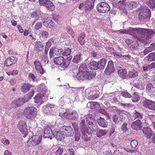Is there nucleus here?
<instances>
[{
	"label": "nucleus",
	"mask_w": 155,
	"mask_h": 155,
	"mask_svg": "<svg viewBox=\"0 0 155 155\" xmlns=\"http://www.w3.org/2000/svg\"><path fill=\"white\" fill-rule=\"evenodd\" d=\"M75 131L74 138L75 140L76 141H78L80 138V134L78 133V132H75L76 129L74 128Z\"/></svg>",
	"instance_id": "obj_50"
},
{
	"label": "nucleus",
	"mask_w": 155,
	"mask_h": 155,
	"mask_svg": "<svg viewBox=\"0 0 155 155\" xmlns=\"http://www.w3.org/2000/svg\"><path fill=\"white\" fill-rule=\"evenodd\" d=\"M91 107L92 108H99L100 107V104L99 103L96 102H91Z\"/></svg>",
	"instance_id": "obj_48"
},
{
	"label": "nucleus",
	"mask_w": 155,
	"mask_h": 155,
	"mask_svg": "<svg viewBox=\"0 0 155 155\" xmlns=\"http://www.w3.org/2000/svg\"><path fill=\"white\" fill-rule=\"evenodd\" d=\"M81 54L80 52H78L75 55L72 60V61L75 63H78L81 61Z\"/></svg>",
	"instance_id": "obj_28"
},
{
	"label": "nucleus",
	"mask_w": 155,
	"mask_h": 155,
	"mask_svg": "<svg viewBox=\"0 0 155 155\" xmlns=\"http://www.w3.org/2000/svg\"><path fill=\"white\" fill-rule=\"evenodd\" d=\"M115 132V127L114 125H110L108 132L109 133V136H110Z\"/></svg>",
	"instance_id": "obj_51"
},
{
	"label": "nucleus",
	"mask_w": 155,
	"mask_h": 155,
	"mask_svg": "<svg viewBox=\"0 0 155 155\" xmlns=\"http://www.w3.org/2000/svg\"><path fill=\"white\" fill-rule=\"evenodd\" d=\"M45 5V7L50 11H53L54 8V6L53 3L50 1L48 0Z\"/></svg>",
	"instance_id": "obj_29"
},
{
	"label": "nucleus",
	"mask_w": 155,
	"mask_h": 155,
	"mask_svg": "<svg viewBox=\"0 0 155 155\" xmlns=\"http://www.w3.org/2000/svg\"><path fill=\"white\" fill-rule=\"evenodd\" d=\"M62 132L67 137H72L74 134L73 128L70 126H63L61 127Z\"/></svg>",
	"instance_id": "obj_12"
},
{
	"label": "nucleus",
	"mask_w": 155,
	"mask_h": 155,
	"mask_svg": "<svg viewBox=\"0 0 155 155\" xmlns=\"http://www.w3.org/2000/svg\"><path fill=\"white\" fill-rule=\"evenodd\" d=\"M97 120L99 125L102 127L105 128L108 126V122L104 118L100 117Z\"/></svg>",
	"instance_id": "obj_24"
},
{
	"label": "nucleus",
	"mask_w": 155,
	"mask_h": 155,
	"mask_svg": "<svg viewBox=\"0 0 155 155\" xmlns=\"http://www.w3.org/2000/svg\"><path fill=\"white\" fill-rule=\"evenodd\" d=\"M138 144V143L136 140H133L130 142V146L133 149L135 148Z\"/></svg>",
	"instance_id": "obj_44"
},
{
	"label": "nucleus",
	"mask_w": 155,
	"mask_h": 155,
	"mask_svg": "<svg viewBox=\"0 0 155 155\" xmlns=\"http://www.w3.org/2000/svg\"><path fill=\"white\" fill-rule=\"evenodd\" d=\"M67 32L70 34L73 38H74L75 35L74 32L72 29L69 27H67L66 28Z\"/></svg>",
	"instance_id": "obj_43"
},
{
	"label": "nucleus",
	"mask_w": 155,
	"mask_h": 155,
	"mask_svg": "<svg viewBox=\"0 0 155 155\" xmlns=\"http://www.w3.org/2000/svg\"><path fill=\"white\" fill-rule=\"evenodd\" d=\"M85 35L83 33H82L78 36V41L81 45H83L85 43Z\"/></svg>",
	"instance_id": "obj_31"
},
{
	"label": "nucleus",
	"mask_w": 155,
	"mask_h": 155,
	"mask_svg": "<svg viewBox=\"0 0 155 155\" xmlns=\"http://www.w3.org/2000/svg\"><path fill=\"white\" fill-rule=\"evenodd\" d=\"M120 104L124 107H133V105L130 103H127L125 104L121 103Z\"/></svg>",
	"instance_id": "obj_56"
},
{
	"label": "nucleus",
	"mask_w": 155,
	"mask_h": 155,
	"mask_svg": "<svg viewBox=\"0 0 155 155\" xmlns=\"http://www.w3.org/2000/svg\"><path fill=\"white\" fill-rule=\"evenodd\" d=\"M48 0H39V2L41 5L45 6Z\"/></svg>",
	"instance_id": "obj_63"
},
{
	"label": "nucleus",
	"mask_w": 155,
	"mask_h": 155,
	"mask_svg": "<svg viewBox=\"0 0 155 155\" xmlns=\"http://www.w3.org/2000/svg\"><path fill=\"white\" fill-rule=\"evenodd\" d=\"M64 58L62 57H56L54 59V63L58 65H59V68L62 70L66 68V66L68 64L65 63L64 61Z\"/></svg>",
	"instance_id": "obj_10"
},
{
	"label": "nucleus",
	"mask_w": 155,
	"mask_h": 155,
	"mask_svg": "<svg viewBox=\"0 0 155 155\" xmlns=\"http://www.w3.org/2000/svg\"><path fill=\"white\" fill-rule=\"evenodd\" d=\"M32 87V85L30 84L25 83L21 85V90L23 92L26 93L29 91L30 88Z\"/></svg>",
	"instance_id": "obj_23"
},
{
	"label": "nucleus",
	"mask_w": 155,
	"mask_h": 155,
	"mask_svg": "<svg viewBox=\"0 0 155 155\" xmlns=\"http://www.w3.org/2000/svg\"><path fill=\"white\" fill-rule=\"evenodd\" d=\"M143 133L146 135V137L148 139L151 138L152 134L153 132L151 128L149 127H143L142 129Z\"/></svg>",
	"instance_id": "obj_21"
},
{
	"label": "nucleus",
	"mask_w": 155,
	"mask_h": 155,
	"mask_svg": "<svg viewBox=\"0 0 155 155\" xmlns=\"http://www.w3.org/2000/svg\"><path fill=\"white\" fill-rule=\"evenodd\" d=\"M147 58L149 61H154L155 60V53L154 52L150 53Z\"/></svg>",
	"instance_id": "obj_42"
},
{
	"label": "nucleus",
	"mask_w": 155,
	"mask_h": 155,
	"mask_svg": "<svg viewBox=\"0 0 155 155\" xmlns=\"http://www.w3.org/2000/svg\"><path fill=\"white\" fill-rule=\"evenodd\" d=\"M143 127L142 122L139 119L133 121L131 124V127L133 130L136 131L142 130Z\"/></svg>",
	"instance_id": "obj_13"
},
{
	"label": "nucleus",
	"mask_w": 155,
	"mask_h": 155,
	"mask_svg": "<svg viewBox=\"0 0 155 155\" xmlns=\"http://www.w3.org/2000/svg\"><path fill=\"white\" fill-rule=\"evenodd\" d=\"M42 139L41 135H33L27 141L28 145L31 147L37 146L41 142Z\"/></svg>",
	"instance_id": "obj_6"
},
{
	"label": "nucleus",
	"mask_w": 155,
	"mask_h": 155,
	"mask_svg": "<svg viewBox=\"0 0 155 155\" xmlns=\"http://www.w3.org/2000/svg\"><path fill=\"white\" fill-rule=\"evenodd\" d=\"M17 127L21 134L25 137L28 134V129L26 122L23 120H20L18 124Z\"/></svg>",
	"instance_id": "obj_7"
},
{
	"label": "nucleus",
	"mask_w": 155,
	"mask_h": 155,
	"mask_svg": "<svg viewBox=\"0 0 155 155\" xmlns=\"http://www.w3.org/2000/svg\"><path fill=\"white\" fill-rule=\"evenodd\" d=\"M93 122H91L89 121L88 124L89 125H91L90 128L91 131L90 132L88 131V135H91L94 132H97L98 130L97 124L96 120H93Z\"/></svg>",
	"instance_id": "obj_17"
},
{
	"label": "nucleus",
	"mask_w": 155,
	"mask_h": 155,
	"mask_svg": "<svg viewBox=\"0 0 155 155\" xmlns=\"http://www.w3.org/2000/svg\"><path fill=\"white\" fill-rule=\"evenodd\" d=\"M95 0H87L84 2V9L85 11L91 10L94 6Z\"/></svg>",
	"instance_id": "obj_19"
},
{
	"label": "nucleus",
	"mask_w": 155,
	"mask_h": 155,
	"mask_svg": "<svg viewBox=\"0 0 155 155\" xmlns=\"http://www.w3.org/2000/svg\"><path fill=\"white\" fill-rule=\"evenodd\" d=\"M71 52V49L69 48H67L64 50V51L62 52L61 54L63 56L68 57L69 56Z\"/></svg>",
	"instance_id": "obj_40"
},
{
	"label": "nucleus",
	"mask_w": 155,
	"mask_h": 155,
	"mask_svg": "<svg viewBox=\"0 0 155 155\" xmlns=\"http://www.w3.org/2000/svg\"><path fill=\"white\" fill-rule=\"evenodd\" d=\"M79 129L80 130L82 134L81 137L82 138L84 139V140L86 141L90 140V137H88L87 136L88 130L85 120L84 119L81 120V121L79 124Z\"/></svg>",
	"instance_id": "obj_5"
},
{
	"label": "nucleus",
	"mask_w": 155,
	"mask_h": 155,
	"mask_svg": "<svg viewBox=\"0 0 155 155\" xmlns=\"http://www.w3.org/2000/svg\"><path fill=\"white\" fill-rule=\"evenodd\" d=\"M42 26V24L40 22H37L36 23L34 27V28L35 30L37 31Z\"/></svg>",
	"instance_id": "obj_52"
},
{
	"label": "nucleus",
	"mask_w": 155,
	"mask_h": 155,
	"mask_svg": "<svg viewBox=\"0 0 155 155\" xmlns=\"http://www.w3.org/2000/svg\"><path fill=\"white\" fill-rule=\"evenodd\" d=\"M37 109L33 106L25 107L23 112L24 115L27 119L30 120H33L37 115Z\"/></svg>",
	"instance_id": "obj_3"
},
{
	"label": "nucleus",
	"mask_w": 155,
	"mask_h": 155,
	"mask_svg": "<svg viewBox=\"0 0 155 155\" xmlns=\"http://www.w3.org/2000/svg\"><path fill=\"white\" fill-rule=\"evenodd\" d=\"M64 117L69 120H75L78 117L77 113L76 111L72 112L68 109H66V112L63 114Z\"/></svg>",
	"instance_id": "obj_8"
},
{
	"label": "nucleus",
	"mask_w": 155,
	"mask_h": 155,
	"mask_svg": "<svg viewBox=\"0 0 155 155\" xmlns=\"http://www.w3.org/2000/svg\"><path fill=\"white\" fill-rule=\"evenodd\" d=\"M44 46L40 41H37L35 44V49L37 51H40L43 48Z\"/></svg>",
	"instance_id": "obj_32"
},
{
	"label": "nucleus",
	"mask_w": 155,
	"mask_h": 155,
	"mask_svg": "<svg viewBox=\"0 0 155 155\" xmlns=\"http://www.w3.org/2000/svg\"><path fill=\"white\" fill-rule=\"evenodd\" d=\"M116 111L118 113H121L122 114H123L126 115L128 117H129L130 116V115L129 113L124 110H119L117 109Z\"/></svg>",
	"instance_id": "obj_46"
},
{
	"label": "nucleus",
	"mask_w": 155,
	"mask_h": 155,
	"mask_svg": "<svg viewBox=\"0 0 155 155\" xmlns=\"http://www.w3.org/2000/svg\"><path fill=\"white\" fill-rule=\"evenodd\" d=\"M43 137L48 138L50 140L52 139L53 131L49 126H46L44 130Z\"/></svg>",
	"instance_id": "obj_15"
},
{
	"label": "nucleus",
	"mask_w": 155,
	"mask_h": 155,
	"mask_svg": "<svg viewBox=\"0 0 155 155\" xmlns=\"http://www.w3.org/2000/svg\"><path fill=\"white\" fill-rule=\"evenodd\" d=\"M79 91L78 88L69 87L66 91L67 93L69 94L77 93Z\"/></svg>",
	"instance_id": "obj_27"
},
{
	"label": "nucleus",
	"mask_w": 155,
	"mask_h": 155,
	"mask_svg": "<svg viewBox=\"0 0 155 155\" xmlns=\"http://www.w3.org/2000/svg\"><path fill=\"white\" fill-rule=\"evenodd\" d=\"M150 10L147 7L142 8L140 9L138 15L139 20L142 22L147 21L150 19Z\"/></svg>",
	"instance_id": "obj_4"
},
{
	"label": "nucleus",
	"mask_w": 155,
	"mask_h": 155,
	"mask_svg": "<svg viewBox=\"0 0 155 155\" xmlns=\"http://www.w3.org/2000/svg\"><path fill=\"white\" fill-rule=\"evenodd\" d=\"M117 31L121 34L130 35L143 43L146 42L147 40L151 38L152 35L155 33V31L150 29L140 28H129L127 30H120Z\"/></svg>",
	"instance_id": "obj_1"
},
{
	"label": "nucleus",
	"mask_w": 155,
	"mask_h": 155,
	"mask_svg": "<svg viewBox=\"0 0 155 155\" xmlns=\"http://www.w3.org/2000/svg\"><path fill=\"white\" fill-rule=\"evenodd\" d=\"M118 74L122 78H125L127 77V72L125 69L119 70L118 71Z\"/></svg>",
	"instance_id": "obj_33"
},
{
	"label": "nucleus",
	"mask_w": 155,
	"mask_h": 155,
	"mask_svg": "<svg viewBox=\"0 0 155 155\" xmlns=\"http://www.w3.org/2000/svg\"><path fill=\"white\" fill-rule=\"evenodd\" d=\"M133 116L135 118H139V119H143V115L140 113L138 112L136 110H134V112L133 113Z\"/></svg>",
	"instance_id": "obj_38"
},
{
	"label": "nucleus",
	"mask_w": 155,
	"mask_h": 155,
	"mask_svg": "<svg viewBox=\"0 0 155 155\" xmlns=\"http://www.w3.org/2000/svg\"><path fill=\"white\" fill-rule=\"evenodd\" d=\"M121 96L124 97H129L130 96V94L127 91L122 92L121 93Z\"/></svg>",
	"instance_id": "obj_62"
},
{
	"label": "nucleus",
	"mask_w": 155,
	"mask_h": 155,
	"mask_svg": "<svg viewBox=\"0 0 155 155\" xmlns=\"http://www.w3.org/2000/svg\"><path fill=\"white\" fill-rule=\"evenodd\" d=\"M148 108L155 111V103L153 104L151 106H149Z\"/></svg>",
	"instance_id": "obj_64"
},
{
	"label": "nucleus",
	"mask_w": 155,
	"mask_h": 155,
	"mask_svg": "<svg viewBox=\"0 0 155 155\" xmlns=\"http://www.w3.org/2000/svg\"><path fill=\"white\" fill-rule=\"evenodd\" d=\"M138 73L137 71L133 69L129 71L128 75L130 77L134 78L138 76Z\"/></svg>",
	"instance_id": "obj_35"
},
{
	"label": "nucleus",
	"mask_w": 155,
	"mask_h": 155,
	"mask_svg": "<svg viewBox=\"0 0 155 155\" xmlns=\"http://www.w3.org/2000/svg\"><path fill=\"white\" fill-rule=\"evenodd\" d=\"M107 133V130H105L98 129L96 132V135L98 137H101L105 135Z\"/></svg>",
	"instance_id": "obj_25"
},
{
	"label": "nucleus",
	"mask_w": 155,
	"mask_h": 155,
	"mask_svg": "<svg viewBox=\"0 0 155 155\" xmlns=\"http://www.w3.org/2000/svg\"><path fill=\"white\" fill-rule=\"evenodd\" d=\"M35 69L38 73L41 74H44L45 71L42 67L41 63L38 60H36L34 62Z\"/></svg>",
	"instance_id": "obj_20"
},
{
	"label": "nucleus",
	"mask_w": 155,
	"mask_h": 155,
	"mask_svg": "<svg viewBox=\"0 0 155 155\" xmlns=\"http://www.w3.org/2000/svg\"><path fill=\"white\" fill-rule=\"evenodd\" d=\"M135 3L133 2H129L128 0H123L121 2V1H119V4H121V5L122 6H124L123 7H120L122 9H125L126 7L131 8L132 6V8H133L135 6Z\"/></svg>",
	"instance_id": "obj_18"
},
{
	"label": "nucleus",
	"mask_w": 155,
	"mask_h": 155,
	"mask_svg": "<svg viewBox=\"0 0 155 155\" xmlns=\"http://www.w3.org/2000/svg\"><path fill=\"white\" fill-rule=\"evenodd\" d=\"M147 4L150 8H155V0H148Z\"/></svg>",
	"instance_id": "obj_39"
},
{
	"label": "nucleus",
	"mask_w": 155,
	"mask_h": 155,
	"mask_svg": "<svg viewBox=\"0 0 155 155\" xmlns=\"http://www.w3.org/2000/svg\"><path fill=\"white\" fill-rule=\"evenodd\" d=\"M89 67L92 70H97L99 68V64L97 62L93 61L89 63Z\"/></svg>",
	"instance_id": "obj_26"
},
{
	"label": "nucleus",
	"mask_w": 155,
	"mask_h": 155,
	"mask_svg": "<svg viewBox=\"0 0 155 155\" xmlns=\"http://www.w3.org/2000/svg\"><path fill=\"white\" fill-rule=\"evenodd\" d=\"M127 125L128 124L127 123L124 122L121 126V129L124 133L126 132L128 130L127 127Z\"/></svg>",
	"instance_id": "obj_45"
},
{
	"label": "nucleus",
	"mask_w": 155,
	"mask_h": 155,
	"mask_svg": "<svg viewBox=\"0 0 155 155\" xmlns=\"http://www.w3.org/2000/svg\"><path fill=\"white\" fill-rule=\"evenodd\" d=\"M11 107L13 108H16L18 107V105L17 104V103L15 102V101H13L11 104Z\"/></svg>",
	"instance_id": "obj_61"
},
{
	"label": "nucleus",
	"mask_w": 155,
	"mask_h": 155,
	"mask_svg": "<svg viewBox=\"0 0 155 155\" xmlns=\"http://www.w3.org/2000/svg\"><path fill=\"white\" fill-rule=\"evenodd\" d=\"M113 55L116 58H122V55L119 52H113Z\"/></svg>",
	"instance_id": "obj_58"
},
{
	"label": "nucleus",
	"mask_w": 155,
	"mask_h": 155,
	"mask_svg": "<svg viewBox=\"0 0 155 155\" xmlns=\"http://www.w3.org/2000/svg\"><path fill=\"white\" fill-rule=\"evenodd\" d=\"M93 120H94V117L93 116H92V115H89L88 117H86V121L87 123L88 124L89 121L90 122H93Z\"/></svg>",
	"instance_id": "obj_54"
},
{
	"label": "nucleus",
	"mask_w": 155,
	"mask_h": 155,
	"mask_svg": "<svg viewBox=\"0 0 155 155\" xmlns=\"http://www.w3.org/2000/svg\"><path fill=\"white\" fill-rule=\"evenodd\" d=\"M97 9L100 12L104 13L108 12L110 9V8L106 3L101 2L97 5Z\"/></svg>",
	"instance_id": "obj_11"
},
{
	"label": "nucleus",
	"mask_w": 155,
	"mask_h": 155,
	"mask_svg": "<svg viewBox=\"0 0 155 155\" xmlns=\"http://www.w3.org/2000/svg\"><path fill=\"white\" fill-rule=\"evenodd\" d=\"M41 13L39 11L34 12L32 13L31 15L32 18H35L36 20L39 19L40 16H41Z\"/></svg>",
	"instance_id": "obj_36"
},
{
	"label": "nucleus",
	"mask_w": 155,
	"mask_h": 155,
	"mask_svg": "<svg viewBox=\"0 0 155 155\" xmlns=\"http://www.w3.org/2000/svg\"><path fill=\"white\" fill-rule=\"evenodd\" d=\"M54 105L53 104H47L43 106V111L44 113L48 115H53L55 113Z\"/></svg>",
	"instance_id": "obj_9"
},
{
	"label": "nucleus",
	"mask_w": 155,
	"mask_h": 155,
	"mask_svg": "<svg viewBox=\"0 0 155 155\" xmlns=\"http://www.w3.org/2000/svg\"><path fill=\"white\" fill-rule=\"evenodd\" d=\"M56 135H53L52 138L55 137L58 141H61L64 139V137L63 136L64 134L61 133L58 134H55Z\"/></svg>",
	"instance_id": "obj_37"
},
{
	"label": "nucleus",
	"mask_w": 155,
	"mask_h": 155,
	"mask_svg": "<svg viewBox=\"0 0 155 155\" xmlns=\"http://www.w3.org/2000/svg\"><path fill=\"white\" fill-rule=\"evenodd\" d=\"M63 50L61 48H58L52 47L50 49L49 51V56L50 58L54 57L55 56H58L61 54Z\"/></svg>",
	"instance_id": "obj_14"
},
{
	"label": "nucleus",
	"mask_w": 155,
	"mask_h": 155,
	"mask_svg": "<svg viewBox=\"0 0 155 155\" xmlns=\"http://www.w3.org/2000/svg\"><path fill=\"white\" fill-rule=\"evenodd\" d=\"M69 56L66 59H65V61H64L65 62V63L68 64L66 66V68L69 65L70 62H71V60L72 58V56Z\"/></svg>",
	"instance_id": "obj_55"
},
{
	"label": "nucleus",
	"mask_w": 155,
	"mask_h": 155,
	"mask_svg": "<svg viewBox=\"0 0 155 155\" xmlns=\"http://www.w3.org/2000/svg\"><path fill=\"white\" fill-rule=\"evenodd\" d=\"M150 47H149L148 48H147L144 51V53L145 54H147L148 53L152 51L153 50Z\"/></svg>",
	"instance_id": "obj_60"
},
{
	"label": "nucleus",
	"mask_w": 155,
	"mask_h": 155,
	"mask_svg": "<svg viewBox=\"0 0 155 155\" xmlns=\"http://www.w3.org/2000/svg\"><path fill=\"white\" fill-rule=\"evenodd\" d=\"M5 66L7 67H8L11 66L12 64V63L9 60V58H8L5 61Z\"/></svg>",
	"instance_id": "obj_57"
},
{
	"label": "nucleus",
	"mask_w": 155,
	"mask_h": 155,
	"mask_svg": "<svg viewBox=\"0 0 155 155\" xmlns=\"http://www.w3.org/2000/svg\"><path fill=\"white\" fill-rule=\"evenodd\" d=\"M95 75V73L92 70L89 71L87 68L86 64H84L80 66L76 78L79 81H88L94 78Z\"/></svg>",
	"instance_id": "obj_2"
},
{
	"label": "nucleus",
	"mask_w": 155,
	"mask_h": 155,
	"mask_svg": "<svg viewBox=\"0 0 155 155\" xmlns=\"http://www.w3.org/2000/svg\"><path fill=\"white\" fill-rule=\"evenodd\" d=\"M115 70V69L112 61H109L108 62L105 71V74L109 75L114 72Z\"/></svg>",
	"instance_id": "obj_16"
},
{
	"label": "nucleus",
	"mask_w": 155,
	"mask_h": 155,
	"mask_svg": "<svg viewBox=\"0 0 155 155\" xmlns=\"http://www.w3.org/2000/svg\"><path fill=\"white\" fill-rule=\"evenodd\" d=\"M43 25L47 28H51L54 27V23L52 20L48 18L44 19Z\"/></svg>",
	"instance_id": "obj_22"
},
{
	"label": "nucleus",
	"mask_w": 155,
	"mask_h": 155,
	"mask_svg": "<svg viewBox=\"0 0 155 155\" xmlns=\"http://www.w3.org/2000/svg\"><path fill=\"white\" fill-rule=\"evenodd\" d=\"M34 101L35 103L39 104L38 105H41L44 102L43 97H33Z\"/></svg>",
	"instance_id": "obj_41"
},
{
	"label": "nucleus",
	"mask_w": 155,
	"mask_h": 155,
	"mask_svg": "<svg viewBox=\"0 0 155 155\" xmlns=\"http://www.w3.org/2000/svg\"><path fill=\"white\" fill-rule=\"evenodd\" d=\"M22 100L23 99H22L21 98H19L16 100H15V102L17 103V104L18 107H20L24 104V102H23V101Z\"/></svg>",
	"instance_id": "obj_49"
},
{
	"label": "nucleus",
	"mask_w": 155,
	"mask_h": 155,
	"mask_svg": "<svg viewBox=\"0 0 155 155\" xmlns=\"http://www.w3.org/2000/svg\"><path fill=\"white\" fill-rule=\"evenodd\" d=\"M9 58L12 64H15L17 61V58L13 56H11Z\"/></svg>",
	"instance_id": "obj_59"
},
{
	"label": "nucleus",
	"mask_w": 155,
	"mask_h": 155,
	"mask_svg": "<svg viewBox=\"0 0 155 155\" xmlns=\"http://www.w3.org/2000/svg\"><path fill=\"white\" fill-rule=\"evenodd\" d=\"M107 61L105 58H102L101 60L99 61V68L101 69H103Z\"/></svg>",
	"instance_id": "obj_30"
},
{
	"label": "nucleus",
	"mask_w": 155,
	"mask_h": 155,
	"mask_svg": "<svg viewBox=\"0 0 155 155\" xmlns=\"http://www.w3.org/2000/svg\"><path fill=\"white\" fill-rule=\"evenodd\" d=\"M41 34L42 37L44 38H47L48 36V33L45 31H42Z\"/></svg>",
	"instance_id": "obj_53"
},
{
	"label": "nucleus",
	"mask_w": 155,
	"mask_h": 155,
	"mask_svg": "<svg viewBox=\"0 0 155 155\" xmlns=\"http://www.w3.org/2000/svg\"><path fill=\"white\" fill-rule=\"evenodd\" d=\"M146 90L149 92L154 91V88L151 84H149L146 86Z\"/></svg>",
	"instance_id": "obj_47"
},
{
	"label": "nucleus",
	"mask_w": 155,
	"mask_h": 155,
	"mask_svg": "<svg viewBox=\"0 0 155 155\" xmlns=\"http://www.w3.org/2000/svg\"><path fill=\"white\" fill-rule=\"evenodd\" d=\"M143 103L144 106L148 108L149 106H151L153 104H155V102L146 99L143 101Z\"/></svg>",
	"instance_id": "obj_34"
}]
</instances>
